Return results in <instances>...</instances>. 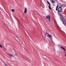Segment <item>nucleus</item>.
<instances>
[{
    "instance_id": "f257e3e1",
    "label": "nucleus",
    "mask_w": 66,
    "mask_h": 66,
    "mask_svg": "<svg viewBox=\"0 0 66 66\" xmlns=\"http://www.w3.org/2000/svg\"><path fill=\"white\" fill-rule=\"evenodd\" d=\"M51 17H50V15H47L46 16V18L48 19L49 21H51V20L50 19Z\"/></svg>"
},
{
    "instance_id": "f03ea898",
    "label": "nucleus",
    "mask_w": 66,
    "mask_h": 66,
    "mask_svg": "<svg viewBox=\"0 0 66 66\" xmlns=\"http://www.w3.org/2000/svg\"><path fill=\"white\" fill-rule=\"evenodd\" d=\"M62 7L60 6L59 7L58 9V12H61L62 11Z\"/></svg>"
},
{
    "instance_id": "7ed1b4c3",
    "label": "nucleus",
    "mask_w": 66,
    "mask_h": 66,
    "mask_svg": "<svg viewBox=\"0 0 66 66\" xmlns=\"http://www.w3.org/2000/svg\"><path fill=\"white\" fill-rule=\"evenodd\" d=\"M45 35H46L48 37H51V36L49 34H48L47 32H46L45 33Z\"/></svg>"
},
{
    "instance_id": "20e7f679",
    "label": "nucleus",
    "mask_w": 66,
    "mask_h": 66,
    "mask_svg": "<svg viewBox=\"0 0 66 66\" xmlns=\"http://www.w3.org/2000/svg\"><path fill=\"white\" fill-rule=\"evenodd\" d=\"M50 2H52L53 3V5L54 6H55V1H54L53 0H50Z\"/></svg>"
},
{
    "instance_id": "39448f33",
    "label": "nucleus",
    "mask_w": 66,
    "mask_h": 66,
    "mask_svg": "<svg viewBox=\"0 0 66 66\" xmlns=\"http://www.w3.org/2000/svg\"><path fill=\"white\" fill-rule=\"evenodd\" d=\"M27 12V8H25V10H24V13L25 14H26Z\"/></svg>"
},
{
    "instance_id": "423d86ee",
    "label": "nucleus",
    "mask_w": 66,
    "mask_h": 66,
    "mask_svg": "<svg viewBox=\"0 0 66 66\" xmlns=\"http://www.w3.org/2000/svg\"><path fill=\"white\" fill-rule=\"evenodd\" d=\"M61 48L62 49V50H64V51H66V50H65V48H64L63 47L61 46Z\"/></svg>"
},
{
    "instance_id": "0eeeda50",
    "label": "nucleus",
    "mask_w": 66,
    "mask_h": 66,
    "mask_svg": "<svg viewBox=\"0 0 66 66\" xmlns=\"http://www.w3.org/2000/svg\"><path fill=\"white\" fill-rule=\"evenodd\" d=\"M47 3L48 4H49V5H50V6H51V5H50V3H49V1H47Z\"/></svg>"
},
{
    "instance_id": "6e6552de",
    "label": "nucleus",
    "mask_w": 66,
    "mask_h": 66,
    "mask_svg": "<svg viewBox=\"0 0 66 66\" xmlns=\"http://www.w3.org/2000/svg\"><path fill=\"white\" fill-rule=\"evenodd\" d=\"M58 6H59V4H57V6L56 7V11H57V7H58Z\"/></svg>"
},
{
    "instance_id": "1a4fd4ad",
    "label": "nucleus",
    "mask_w": 66,
    "mask_h": 66,
    "mask_svg": "<svg viewBox=\"0 0 66 66\" xmlns=\"http://www.w3.org/2000/svg\"><path fill=\"white\" fill-rule=\"evenodd\" d=\"M8 55H9L10 56H11H11H13V54H8Z\"/></svg>"
},
{
    "instance_id": "9d476101",
    "label": "nucleus",
    "mask_w": 66,
    "mask_h": 66,
    "mask_svg": "<svg viewBox=\"0 0 66 66\" xmlns=\"http://www.w3.org/2000/svg\"><path fill=\"white\" fill-rule=\"evenodd\" d=\"M48 7L50 10H51V7H50V6H49Z\"/></svg>"
},
{
    "instance_id": "9b49d317",
    "label": "nucleus",
    "mask_w": 66,
    "mask_h": 66,
    "mask_svg": "<svg viewBox=\"0 0 66 66\" xmlns=\"http://www.w3.org/2000/svg\"><path fill=\"white\" fill-rule=\"evenodd\" d=\"M11 11L12 12H15V10L13 9H12Z\"/></svg>"
},
{
    "instance_id": "f8f14e48",
    "label": "nucleus",
    "mask_w": 66,
    "mask_h": 66,
    "mask_svg": "<svg viewBox=\"0 0 66 66\" xmlns=\"http://www.w3.org/2000/svg\"><path fill=\"white\" fill-rule=\"evenodd\" d=\"M50 40H52V37L51 36V37H50Z\"/></svg>"
},
{
    "instance_id": "ddd939ff",
    "label": "nucleus",
    "mask_w": 66,
    "mask_h": 66,
    "mask_svg": "<svg viewBox=\"0 0 66 66\" xmlns=\"http://www.w3.org/2000/svg\"><path fill=\"white\" fill-rule=\"evenodd\" d=\"M0 47L1 48H2V45H0Z\"/></svg>"
},
{
    "instance_id": "4468645a",
    "label": "nucleus",
    "mask_w": 66,
    "mask_h": 66,
    "mask_svg": "<svg viewBox=\"0 0 66 66\" xmlns=\"http://www.w3.org/2000/svg\"><path fill=\"white\" fill-rule=\"evenodd\" d=\"M16 38H18V37L17 36H16Z\"/></svg>"
},
{
    "instance_id": "2eb2a0df",
    "label": "nucleus",
    "mask_w": 66,
    "mask_h": 66,
    "mask_svg": "<svg viewBox=\"0 0 66 66\" xmlns=\"http://www.w3.org/2000/svg\"><path fill=\"white\" fill-rule=\"evenodd\" d=\"M18 40H19V41H20V39H19L18 38Z\"/></svg>"
},
{
    "instance_id": "dca6fc26",
    "label": "nucleus",
    "mask_w": 66,
    "mask_h": 66,
    "mask_svg": "<svg viewBox=\"0 0 66 66\" xmlns=\"http://www.w3.org/2000/svg\"><path fill=\"white\" fill-rule=\"evenodd\" d=\"M3 49H5V48H4V47H3Z\"/></svg>"
},
{
    "instance_id": "f3484780",
    "label": "nucleus",
    "mask_w": 66,
    "mask_h": 66,
    "mask_svg": "<svg viewBox=\"0 0 66 66\" xmlns=\"http://www.w3.org/2000/svg\"><path fill=\"white\" fill-rule=\"evenodd\" d=\"M65 56L66 57V55H65Z\"/></svg>"
}]
</instances>
